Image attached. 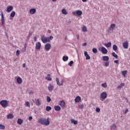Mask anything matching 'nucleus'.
Returning <instances> with one entry per match:
<instances>
[{
  "label": "nucleus",
  "instance_id": "1",
  "mask_svg": "<svg viewBox=\"0 0 130 130\" xmlns=\"http://www.w3.org/2000/svg\"><path fill=\"white\" fill-rule=\"evenodd\" d=\"M39 123L43 124L44 125H49L50 124V121H49V117H48L47 119L46 118H39L38 120Z\"/></svg>",
  "mask_w": 130,
  "mask_h": 130
},
{
  "label": "nucleus",
  "instance_id": "2",
  "mask_svg": "<svg viewBox=\"0 0 130 130\" xmlns=\"http://www.w3.org/2000/svg\"><path fill=\"white\" fill-rule=\"evenodd\" d=\"M9 101L2 100L0 102V105L3 107V108H7L9 106Z\"/></svg>",
  "mask_w": 130,
  "mask_h": 130
},
{
  "label": "nucleus",
  "instance_id": "3",
  "mask_svg": "<svg viewBox=\"0 0 130 130\" xmlns=\"http://www.w3.org/2000/svg\"><path fill=\"white\" fill-rule=\"evenodd\" d=\"M114 29H115V24L113 23L112 24L109 28L108 29V32L109 33H111V32H113V30H114Z\"/></svg>",
  "mask_w": 130,
  "mask_h": 130
},
{
  "label": "nucleus",
  "instance_id": "4",
  "mask_svg": "<svg viewBox=\"0 0 130 130\" xmlns=\"http://www.w3.org/2000/svg\"><path fill=\"white\" fill-rule=\"evenodd\" d=\"M32 101L37 106H39L40 105H41V100L39 99H35V100H32Z\"/></svg>",
  "mask_w": 130,
  "mask_h": 130
},
{
  "label": "nucleus",
  "instance_id": "5",
  "mask_svg": "<svg viewBox=\"0 0 130 130\" xmlns=\"http://www.w3.org/2000/svg\"><path fill=\"white\" fill-rule=\"evenodd\" d=\"M72 14L73 16H82L83 12L81 10H78L76 12H73Z\"/></svg>",
  "mask_w": 130,
  "mask_h": 130
},
{
  "label": "nucleus",
  "instance_id": "6",
  "mask_svg": "<svg viewBox=\"0 0 130 130\" xmlns=\"http://www.w3.org/2000/svg\"><path fill=\"white\" fill-rule=\"evenodd\" d=\"M99 50L101 51L103 54H106L107 52H108V51L107 50V49H106V48H105V47H102L101 49L100 48Z\"/></svg>",
  "mask_w": 130,
  "mask_h": 130
},
{
  "label": "nucleus",
  "instance_id": "7",
  "mask_svg": "<svg viewBox=\"0 0 130 130\" xmlns=\"http://www.w3.org/2000/svg\"><path fill=\"white\" fill-rule=\"evenodd\" d=\"M41 40L44 43H46L49 42V38H46L44 36H42L41 38Z\"/></svg>",
  "mask_w": 130,
  "mask_h": 130
},
{
  "label": "nucleus",
  "instance_id": "8",
  "mask_svg": "<svg viewBox=\"0 0 130 130\" xmlns=\"http://www.w3.org/2000/svg\"><path fill=\"white\" fill-rule=\"evenodd\" d=\"M59 105H60V106H61L62 108H66V102H64L63 100H62L60 102H59Z\"/></svg>",
  "mask_w": 130,
  "mask_h": 130
},
{
  "label": "nucleus",
  "instance_id": "9",
  "mask_svg": "<svg viewBox=\"0 0 130 130\" xmlns=\"http://www.w3.org/2000/svg\"><path fill=\"white\" fill-rule=\"evenodd\" d=\"M51 48V45L50 44H47L45 45V49L46 51H48Z\"/></svg>",
  "mask_w": 130,
  "mask_h": 130
},
{
  "label": "nucleus",
  "instance_id": "10",
  "mask_svg": "<svg viewBox=\"0 0 130 130\" xmlns=\"http://www.w3.org/2000/svg\"><path fill=\"white\" fill-rule=\"evenodd\" d=\"M101 98L102 99H106V98H107V93H106V92H102Z\"/></svg>",
  "mask_w": 130,
  "mask_h": 130
},
{
  "label": "nucleus",
  "instance_id": "11",
  "mask_svg": "<svg viewBox=\"0 0 130 130\" xmlns=\"http://www.w3.org/2000/svg\"><path fill=\"white\" fill-rule=\"evenodd\" d=\"M1 23L2 26H5V17H4V13L3 12L1 13Z\"/></svg>",
  "mask_w": 130,
  "mask_h": 130
},
{
  "label": "nucleus",
  "instance_id": "12",
  "mask_svg": "<svg viewBox=\"0 0 130 130\" xmlns=\"http://www.w3.org/2000/svg\"><path fill=\"white\" fill-rule=\"evenodd\" d=\"M122 46L124 49H127L128 48V42H124V43H123Z\"/></svg>",
  "mask_w": 130,
  "mask_h": 130
},
{
  "label": "nucleus",
  "instance_id": "13",
  "mask_svg": "<svg viewBox=\"0 0 130 130\" xmlns=\"http://www.w3.org/2000/svg\"><path fill=\"white\" fill-rule=\"evenodd\" d=\"M17 83H18L19 85H21L22 83H23V80H22V78L20 77H17L16 79Z\"/></svg>",
  "mask_w": 130,
  "mask_h": 130
},
{
  "label": "nucleus",
  "instance_id": "14",
  "mask_svg": "<svg viewBox=\"0 0 130 130\" xmlns=\"http://www.w3.org/2000/svg\"><path fill=\"white\" fill-rule=\"evenodd\" d=\"M36 48L38 50L41 48V43L40 42H38L36 44Z\"/></svg>",
  "mask_w": 130,
  "mask_h": 130
},
{
  "label": "nucleus",
  "instance_id": "15",
  "mask_svg": "<svg viewBox=\"0 0 130 130\" xmlns=\"http://www.w3.org/2000/svg\"><path fill=\"white\" fill-rule=\"evenodd\" d=\"M13 9H14V7H13V6H8L7 11L8 13H10V12H12V11H13Z\"/></svg>",
  "mask_w": 130,
  "mask_h": 130
},
{
  "label": "nucleus",
  "instance_id": "16",
  "mask_svg": "<svg viewBox=\"0 0 130 130\" xmlns=\"http://www.w3.org/2000/svg\"><path fill=\"white\" fill-rule=\"evenodd\" d=\"M81 100H82V99L81 98V97L80 96H77L75 99V102H76L77 103L80 102L81 101Z\"/></svg>",
  "mask_w": 130,
  "mask_h": 130
},
{
  "label": "nucleus",
  "instance_id": "17",
  "mask_svg": "<svg viewBox=\"0 0 130 130\" xmlns=\"http://www.w3.org/2000/svg\"><path fill=\"white\" fill-rule=\"evenodd\" d=\"M84 55L86 57V60L90 59V58H91L90 56L88 54V52L87 51L84 52Z\"/></svg>",
  "mask_w": 130,
  "mask_h": 130
},
{
  "label": "nucleus",
  "instance_id": "18",
  "mask_svg": "<svg viewBox=\"0 0 130 130\" xmlns=\"http://www.w3.org/2000/svg\"><path fill=\"white\" fill-rule=\"evenodd\" d=\"M103 60L104 61H108L109 60V57H108V56H103Z\"/></svg>",
  "mask_w": 130,
  "mask_h": 130
},
{
  "label": "nucleus",
  "instance_id": "19",
  "mask_svg": "<svg viewBox=\"0 0 130 130\" xmlns=\"http://www.w3.org/2000/svg\"><path fill=\"white\" fill-rule=\"evenodd\" d=\"M54 108L56 111H60V109H61L59 106H55Z\"/></svg>",
  "mask_w": 130,
  "mask_h": 130
},
{
  "label": "nucleus",
  "instance_id": "20",
  "mask_svg": "<svg viewBox=\"0 0 130 130\" xmlns=\"http://www.w3.org/2000/svg\"><path fill=\"white\" fill-rule=\"evenodd\" d=\"M29 13L31 15H33V14H35V13H36V9H30L29 10Z\"/></svg>",
  "mask_w": 130,
  "mask_h": 130
},
{
  "label": "nucleus",
  "instance_id": "21",
  "mask_svg": "<svg viewBox=\"0 0 130 130\" xmlns=\"http://www.w3.org/2000/svg\"><path fill=\"white\" fill-rule=\"evenodd\" d=\"M7 118L8 119H13L14 118V115H13V114H9L7 115Z\"/></svg>",
  "mask_w": 130,
  "mask_h": 130
},
{
  "label": "nucleus",
  "instance_id": "22",
  "mask_svg": "<svg viewBox=\"0 0 130 130\" xmlns=\"http://www.w3.org/2000/svg\"><path fill=\"white\" fill-rule=\"evenodd\" d=\"M46 80H47V81H52V78L50 77V74H48L47 76L46 77Z\"/></svg>",
  "mask_w": 130,
  "mask_h": 130
},
{
  "label": "nucleus",
  "instance_id": "23",
  "mask_svg": "<svg viewBox=\"0 0 130 130\" xmlns=\"http://www.w3.org/2000/svg\"><path fill=\"white\" fill-rule=\"evenodd\" d=\"M61 12L63 15H68V11H67V10L63 9H62Z\"/></svg>",
  "mask_w": 130,
  "mask_h": 130
},
{
  "label": "nucleus",
  "instance_id": "24",
  "mask_svg": "<svg viewBox=\"0 0 130 130\" xmlns=\"http://www.w3.org/2000/svg\"><path fill=\"white\" fill-rule=\"evenodd\" d=\"M104 45H105V46H106V47H107V48H108V47H111V43L109 42V43H105V44H104Z\"/></svg>",
  "mask_w": 130,
  "mask_h": 130
},
{
  "label": "nucleus",
  "instance_id": "25",
  "mask_svg": "<svg viewBox=\"0 0 130 130\" xmlns=\"http://www.w3.org/2000/svg\"><path fill=\"white\" fill-rule=\"evenodd\" d=\"M53 85H49L48 87V89L49 91H52V90H53Z\"/></svg>",
  "mask_w": 130,
  "mask_h": 130
},
{
  "label": "nucleus",
  "instance_id": "26",
  "mask_svg": "<svg viewBox=\"0 0 130 130\" xmlns=\"http://www.w3.org/2000/svg\"><path fill=\"white\" fill-rule=\"evenodd\" d=\"M17 123L20 125L22 124L23 123V120L20 118L18 119L17 120Z\"/></svg>",
  "mask_w": 130,
  "mask_h": 130
},
{
  "label": "nucleus",
  "instance_id": "27",
  "mask_svg": "<svg viewBox=\"0 0 130 130\" xmlns=\"http://www.w3.org/2000/svg\"><path fill=\"white\" fill-rule=\"evenodd\" d=\"M71 123H74V124H78V121L74 119H71Z\"/></svg>",
  "mask_w": 130,
  "mask_h": 130
},
{
  "label": "nucleus",
  "instance_id": "28",
  "mask_svg": "<svg viewBox=\"0 0 130 130\" xmlns=\"http://www.w3.org/2000/svg\"><path fill=\"white\" fill-rule=\"evenodd\" d=\"M56 81L57 82V84L58 86H62V83H60L59 82V79L57 78H56Z\"/></svg>",
  "mask_w": 130,
  "mask_h": 130
},
{
  "label": "nucleus",
  "instance_id": "29",
  "mask_svg": "<svg viewBox=\"0 0 130 130\" xmlns=\"http://www.w3.org/2000/svg\"><path fill=\"white\" fill-rule=\"evenodd\" d=\"M127 73V71L125 70L121 72L122 75L123 76L124 78H125V75Z\"/></svg>",
  "mask_w": 130,
  "mask_h": 130
},
{
  "label": "nucleus",
  "instance_id": "30",
  "mask_svg": "<svg viewBox=\"0 0 130 130\" xmlns=\"http://www.w3.org/2000/svg\"><path fill=\"white\" fill-rule=\"evenodd\" d=\"M15 16H16V12L15 11H13L10 14V17H11V18H14Z\"/></svg>",
  "mask_w": 130,
  "mask_h": 130
},
{
  "label": "nucleus",
  "instance_id": "31",
  "mask_svg": "<svg viewBox=\"0 0 130 130\" xmlns=\"http://www.w3.org/2000/svg\"><path fill=\"white\" fill-rule=\"evenodd\" d=\"M82 32H87V27L83 26L82 28Z\"/></svg>",
  "mask_w": 130,
  "mask_h": 130
},
{
  "label": "nucleus",
  "instance_id": "32",
  "mask_svg": "<svg viewBox=\"0 0 130 130\" xmlns=\"http://www.w3.org/2000/svg\"><path fill=\"white\" fill-rule=\"evenodd\" d=\"M68 59H69V57H68V56H64L62 57V60H63V61H67V60H68Z\"/></svg>",
  "mask_w": 130,
  "mask_h": 130
},
{
  "label": "nucleus",
  "instance_id": "33",
  "mask_svg": "<svg viewBox=\"0 0 130 130\" xmlns=\"http://www.w3.org/2000/svg\"><path fill=\"white\" fill-rule=\"evenodd\" d=\"M112 56H114V57H115V58H118V56L117 55H116V54H115V52H113L112 53Z\"/></svg>",
  "mask_w": 130,
  "mask_h": 130
},
{
  "label": "nucleus",
  "instance_id": "34",
  "mask_svg": "<svg viewBox=\"0 0 130 130\" xmlns=\"http://www.w3.org/2000/svg\"><path fill=\"white\" fill-rule=\"evenodd\" d=\"M124 86V83H121L118 86V89H120L121 88H122Z\"/></svg>",
  "mask_w": 130,
  "mask_h": 130
},
{
  "label": "nucleus",
  "instance_id": "35",
  "mask_svg": "<svg viewBox=\"0 0 130 130\" xmlns=\"http://www.w3.org/2000/svg\"><path fill=\"white\" fill-rule=\"evenodd\" d=\"M113 49L114 51H116V50H117V46H116V45H114L113 46Z\"/></svg>",
  "mask_w": 130,
  "mask_h": 130
},
{
  "label": "nucleus",
  "instance_id": "36",
  "mask_svg": "<svg viewBox=\"0 0 130 130\" xmlns=\"http://www.w3.org/2000/svg\"><path fill=\"white\" fill-rule=\"evenodd\" d=\"M102 86L103 88H107V83L106 82L102 84Z\"/></svg>",
  "mask_w": 130,
  "mask_h": 130
},
{
  "label": "nucleus",
  "instance_id": "37",
  "mask_svg": "<svg viewBox=\"0 0 130 130\" xmlns=\"http://www.w3.org/2000/svg\"><path fill=\"white\" fill-rule=\"evenodd\" d=\"M92 52H93V53H97L98 52V50L96 48H94L92 49Z\"/></svg>",
  "mask_w": 130,
  "mask_h": 130
},
{
  "label": "nucleus",
  "instance_id": "38",
  "mask_svg": "<svg viewBox=\"0 0 130 130\" xmlns=\"http://www.w3.org/2000/svg\"><path fill=\"white\" fill-rule=\"evenodd\" d=\"M6 126L3 124H0V129H5Z\"/></svg>",
  "mask_w": 130,
  "mask_h": 130
},
{
  "label": "nucleus",
  "instance_id": "39",
  "mask_svg": "<svg viewBox=\"0 0 130 130\" xmlns=\"http://www.w3.org/2000/svg\"><path fill=\"white\" fill-rule=\"evenodd\" d=\"M51 109V107L50 106L46 107V110H47V111H50Z\"/></svg>",
  "mask_w": 130,
  "mask_h": 130
},
{
  "label": "nucleus",
  "instance_id": "40",
  "mask_svg": "<svg viewBox=\"0 0 130 130\" xmlns=\"http://www.w3.org/2000/svg\"><path fill=\"white\" fill-rule=\"evenodd\" d=\"M73 63H74V61H71L68 63V66H69L70 67H72Z\"/></svg>",
  "mask_w": 130,
  "mask_h": 130
},
{
  "label": "nucleus",
  "instance_id": "41",
  "mask_svg": "<svg viewBox=\"0 0 130 130\" xmlns=\"http://www.w3.org/2000/svg\"><path fill=\"white\" fill-rule=\"evenodd\" d=\"M50 101H51V99H50V97L49 96H47V102H50Z\"/></svg>",
  "mask_w": 130,
  "mask_h": 130
},
{
  "label": "nucleus",
  "instance_id": "42",
  "mask_svg": "<svg viewBox=\"0 0 130 130\" xmlns=\"http://www.w3.org/2000/svg\"><path fill=\"white\" fill-rule=\"evenodd\" d=\"M112 127L113 129H116V125L115 124H113L112 126Z\"/></svg>",
  "mask_w": 130,
  "mask_h": 130
},
{
  "label": "nucleus",
  "instance_id": "43",
  "mask_svg": "<svg viewBox=\"0 0 130 130\" xmlns=\"http://www.w3.org/2000/svg\"><path fill=\"white\" fill-rule=\"evenodd\" d=\"M16 55L17 56H19V55H20V50H17L16 51Z\"/></svg>",
  "mask_w": 130,
  "mask_h": 130
},
{
  "label": "nucleus",
  "instance_id": "44",
  "mask_svg": "<svg viewBox=\"0 0 130 130\" xmlns=\"http://www.w3.org/2000/svg\"><path fill=\"white\" fill-rule=\"evenodd\" d=\"M25 104L27 107H30V103L29 102H26Z\"/></svg>",
  "mask_w": 130,
  "mask_h": 130
},
{
  "label": "nucleus",
  "instance_id": "45",
  "mask_svg": "<svg viewBox=\"0 0 130 130\" xmlns=\"http://www.w3.org/2000/svg\"><path fill=\"white\" fill-rule=\"evenodd\" d=\"M109 66V62H106L105 63V67H108Z\"/></svg>",
  "mask_w": 130,
  "mask_h": 130
},
{
  "label": "nucleus",
  "instance_id": "46",
  "mask_svg": "<svg viewBox=\"0 0 130 130\" xmlns=\"http://www.w3.org/2000/svg\"><path fill=\"white\" fill-rule=\"evenodd\" d=\"M49 41H50V40H52V39H53V37L52 36H50L49 38Z\"/></svg>",
  "mask_w": 130,
  "mask_h": 130
},
{
  "label": "nucleus",
  "instance_id": "47",
  "mask_svg": "<svg viewBox=\"0 0 130 130\" xmlns=\"http://www.w3.org/2000/svg\"><path fill=\"white\" fill-rule=\"evenodd\" d=\"M33 94H34V92L32 90H31L29 92V95H33Z\"/></svg>",
  "mask_w": 130,
  "mask_h": 130
},
{
  "label": "nucleus",
  "instance_id": "48",
  "mask_svg": "<svg viewBox=\"0 0 130 130\" xmlns=\"http://www.w3.org/2000/svg\"><path fill=\"white\" fill-rule=\"evenodd\" d=\"M84 108V105H81L79 107L80 109H83Z\"/></svg>",
  "mask_w": 130,
  "mask_h": 130
},
{
  "label": "nucleus",
  "instance_id": "49",
  "mask_svg": "<svg viewBox=\"0 0 130 130\" xmlns=\"http://www.w3.org/2000/svg\"><path fill=\"white\" fill-rule=\"evenodd\" d=\"M96 112H100V108H96Z\"/></svg>",
  "mask_w": 130,
  "mask_h": 130
},
{
  "label": "nucleus",
  "instance_id": "50",
  "mask_svg": "<svg viewBox=\"0 0 130 130\" xmlns=\"http://www.w3.org/2000/svg\"><path fill=\"white\" fill-rule=\"evenodd\" d=\"M24 50H26V48H27V44H24Z\"/></svg>",
  "mask_w": 130,
  "mask_h": 130
},
{
  "label": "nucleus",
  "instance_id": "51",
  "mask_svg": "<svg viewBox=\"0 0 130 130\" xmlns=\"http://www.w3.org/2000/svg\"><path fill=\"white\" fill-rule=\"evenodd\" d=\"M32 119H33V117H32V116L29 117L28 120L31 121Z\"/></svg>",
  "mask_w": 130,
  "mask_h": 130
},
{
  "label": "nucleus",
  "instance_id": "52",
  "mask_svg": "<svg viewBox=\"0 0 130 130\" xmlns=\"http://www.w3.org/2000/svg\"><path fill=\"white\" fill-rule=\"evenodd\" d=\"M128 112V109H126L125 110V113H127Z\"/></svg>",
  "mask_w": 130,
  "mask_h": 130
},
{
  "label": "nucleus",
  "instance_id": "53",
  "mask_svg": "<svg viewBox=\"0 0 130 130\" xmlns=\"http://www.w3.org/2000/svg\"><path fill=\"white\" fill-rule=\"evenodd\" d=\"M34 38V41L35 42L37 41V38L36 37H35Z\"/></svg>",
  "mask_w": 130,
  "mask_h": 130
},
{
  "label": "nucleus",
  "instance_id": "54",
  "mask_svg": "<svg viewBox=\"0 0 130 130\" xmlns=\"http://www.w3.org/2000/svg\"><path fill=\"white\" fill-rule=\"evenodd\" d=\"M64 82V80L63 79H62L61 81V84H62H62H63Z\"/></svg>",
  "mask_w": 130,
  "mask_h": 130
},
{
  "label": "nucleus",
  "instance_id": "55",
  "mask_svg": "<svg viewBox=\"0 0 130 130\" xmlns=\"http://www.w3.org/2000/svg\"><path fill=\"white\" fill-rule=\"evenodd\" d=\"M87 45V43H84L82 44V46H86Z\"/></svg>",
  "mask_w": 130,
  "mask_h": 130
},
{
  "label": "nucleus",
  "instance_id": "56",
  "mask_svg": "<svg viewBox=\"0 0 130 130\" xmlns=\"http://www.w3.org/2000/svg\"><path fill=\"white\" fill-rule=\"evenodd\" d=\"M114 62H115V63H118V60H115L114 61Z\"/></svg>",
  "mask_w": 130,
  "mask_h": 130
},
{
  "label": "nucleus",
  "instance_id": "57",
  "mask_svg": "<svg viewBox=\"0 0 130 130\" xmlns=\"http://www.w3.org/2000/svg\"><path fill=\"white\" fill-rule=\"evenodd\" d=\"M22 67L23 68H26V63H23Z\"/></svg>",
  "mask_w": 130,
  "mask_h": 130
},
{
  "label": "nucleus",
  "instance_id": "58",
  "mask_svg": "<svg viewBox=\"0 0 130 130\" xmlns=\"http://www.w3.org/2000/svg\"><path fill=\"white\" fill-rule=\"evenodd\" d=\"M48 33H49V34H50V33H51V30H48Z\"/></svg>",
  "mask_w": 130,
  "mask_h": 130
},
{
  "label": "nucleus",
  "instance_id": "59",
  "mask_svg": "<svg viewBox=\"0 0 130 130\" xmlns=\"http://www.w3.org/2000/svg\"><path fill=\"white\" fill-rule=\"evenodd\" d=\"M77 38L78 40H79V38H80V37L78 35H77Z\"/></svg>",
  "mask_w": 130,
  "mask_h": 130
},
{
  "label": "nucleus",
  "instance_id": "60",
  "mask_svg": "<svg viewBox=\"0 0 130 130\" xmlns=\"http://www.w3.org/2000/svg\"><path fill=\"white\" fill-rule=\"evenodd\" d=\"M22 51L23 52H25V51H26V50H25V48L22 49Z\"/></svg>",
  "mask_w": 130,
  "mask_h": 130
},
{
  "label": "nucleus",
  "instance_id": "61",
  "mask_svg": "<svg viewBox=\"0 0 130 130\" xmlns=\"http://www.w3.org/2000/svg\"><path fill=\"white\" fill-rule=\"evenodd\" d=\"M83 3H86L87 0H82Z\"/></svg>",
  "mask_w": 130,
  "mask_h": 130
},
{
  "label": "nucleus",
  "instance_id": "62",
  "mask_svg": "<svg viewBox=\"0 0 130 130\" xmlns=\"http://www.w3.org/2000/svg\"><path fill=\"white\" fill-rule=\"evenodd\" d=\"M52 2H56L57 0H52Z\"/></svg>",
  "mask_w": 130,
  "mask_h": 130
}]
</instances>
